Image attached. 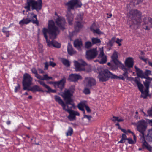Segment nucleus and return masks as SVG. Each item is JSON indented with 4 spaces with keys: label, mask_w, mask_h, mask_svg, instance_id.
<instances>
[{
    "label": "nucleus",
    "mask_w": 152,
    "mask_h": 152,
    "mask_svg": "<svg viewBox=\"0 0 152 152\" xmlns=\"http://www.w3.org/2000/svg\"><path fill=\"white\" fill-rule=\"evenodd\" d=\"M112 120L114 121H117L118 122L122 121L124 120L123 119L120 118L118 117L115 116H113Z\"/></svg>",
    "instance_id": "42"
},
{
    "label": "nucleus",
    "mask_w": 152,
    "mask_h": 152,
    "mask_svg": "<svg viewBox=\"0 0 152 152\" xmlns=\"http://www.w3.org/2000/svg\"><path fill=\"white\" fill-rule=\"evenodd\" d=\"M147 139L149 142H152V128L148 131L147 136Z\"/></svg>",
    "instance_id": "36"
},
{
    "label": "nucleus",
    "mask_w": 152,
    "mask_h": 152,
    "mask_svg": "<svg viewBox=\"0 0 152 152\" xmlns=\"http://www.w3.org/2000/svg\"><path fill=\"white\" fill-rule=\"evenodd\" d=\"M55 22L57 25L60 29L64 30L65 28V20L63 17L58 16L56 19Z\"/></svg>",
    "instance_id": "14"
},
{
    "label": "nucleus",
    "mask_w": 152,
    "mask_h": 152,
    "mask_svg": "<svg viewBox=\"0 0 152 152\" xmlns=\"http://www.w3.org/2000/svg\"><path fill=\"white\" fill-rule=\"evenodd\" d=\"M61 61L63 64L66 66L69 67L70 66V63L69 61L65 59H61Z\"/></svg>",
    "instance_id": "41"
},
{
    "label": "nucleus",
    "mask_w": 152,
    "mask_h": 152,
    "mask_svg": "<svg viewBox=\"0 0 152 152\" xmlns=\"http://www.w3.org/2000/svg\"><path fill=\"white\" fill-rule=\"evenodd\" d=\"M40 83L42 86L47 89V91H46V92L47 93H55L56 92L55 90L52 89L49 86H47L45 83H44L43 82H41Z\"/></svg>",
    "instance_id": "30"
},
{
    "label": "nucleus",
    "mask_w": 152,
    "mask_h": 152,
    "mask_svg": "<svg viewBox=\"0 0 152 152\" xmlns=\"http://www.w3.org/2000/svg\"><path fill=\"white\" fill-rule=\"evenodd\" d=\"M31 71L32 73L34 74L35 75H36L38 74L37 71L35 68H32L31 69Z\"/></svg>",
    "instance_id": "50"
},
{
    "label": "nucleus",
    "mask_w": 152,
    "mask_h": 152,
    "mask_svg": "<svg viewBox=\"0 0 152 152\" xmlns=\"http://www.w3.org/2000/svg\"><path fill=\"white\" fill-rule=\"evenodd\" d=\"M83 16V14H79L77 16V19L80 21H81L82 20Z\"/></svg>",
    "instance_id": "49"
},
{
    "label": "nucleus",
    "mask_w": 152,
    "mask_h": 152,
    "mask_svg": "<svg viewBox=\"0 0 152 152\" xmlns=\"http://www.w3.org/2000/svg\"><path fill=\"white\" fill-rule=\"evenodd\" d=\"M150 24V26H149V27H152V19L150 18V20L149 22Z\"/></svg>",
    "instance_id": "60"
},
{
    "label": "nucleus",
    "mask_w": 152,
    "mask_h": 152,
    "mask_svg": "<svg viewBox=\"0 0 152 152\" xmlns=\"http://www.w3.org/2000/svg\"><path fill=\"white\" fill-rule=\"evenodd\" d=\"M121 42V40H120L119 39L117 38V40L116 41V42L118 44V43H119L120 42Z\"/></svg>",
    "instance_id": "64"
},
{
    "label": "nucleus",
    "mask_w": 152,
    "mask_h": 152,
    "mask_svg": "<svg viewBox=\"0 0 152 152\" xmlns=\"http://www.w3.org/2000/svg\"><path fill=\"white\" fill-rule=\"evenodd\" d=\"M149 80H146L145 82H144V85L146 88L145 89H147V90H148L149 88L150 82Z\"/></svg>",
    "instance_id": "44"
},
{
    "label": "nucleus",
    "mask_w": 152,
    "mask_h": 152,
    "mask_svg": "<svg viewBox=\"0 0 152 152\" xmlns=\"http://www.w3.org/2000/svg\"><path fill=\"white\" fill-rule=\"evenodd\" d=\"M31 7L32 10H35L37 11L40 10L42 7V0H27V2L25 4L24 8L28 12L30 11V7Z\"/></svg>",
    "instance_id": "5"
},
{
    "label": "nucleus",
    "mask_w": 152,
    "mask_h": 152,
    "mask_svg": "<svg viewBox=\"0 0 152 152\" xmlns=\"http://www.w3.org/2000/svg\"><path fill=\"white\" fill-rule=\"evenodd\" d=\"M127 140L128 141V143L130 144H133L135 143V142H134L132 139L131 138H127Z\"/></svg>",
    "instance_id": "48"
},
{
    "label": "nucleus",
    "mask_w": 152,
    "mask_h": 152,
    "mask_svg": "<svg viewBox=\"0 0 152 152\" xmlns=\"http://www.w3.org/2000/svg\"><path fill=\"white\" fill-rule=\"evenodd\" d=\"M55 100L62 107L63 110L65 109L66 107V105L63 102L61 98L57 96H55Z\"/></svg>",
    "instance_id": "25"
},
{
    "label": "nucleus",
    "mask_w": 152,
    "mask_h": 152,
    "mask_svg": "<svg viewBox=\"0 0 152 152\" xmlns=\"http://www.w3.org/2000/svg\"><path fill=\"white\" fill-rule=\"evenodd\" d=\"M82 79V77L79 74H72L69 75L68 80L70 81L76 82Z\"/></svg>",
    "instance_id": "19"
},
{
    "label": "nucleus",
    "mask_w": 152,
    "mask_h": 152,
    "mask_svg": "<svg viewBox=\"0 0 152 152\" xmlns=\"http://www.w3.org/2000/svg\"><path fill=\"white\" fill-rule=\"evenodd\" d=\"M45 64V70H47L48 69V67L49 66V64L48 62H46L44 63Z\"/></svg>",
    "instance_id": "54"
},
{
    "label": "nucleus",
    "mask_w": 152,
    "mask_h": 152,
    "mask_svg": "<svg viewBox=\"0 0 152 152\" xmlns=\"http://www.w3.org/2000/svg\"><path fill=\"white\" fill-rule=\"evenodd\" d=\"M132 135H133V138H134V142H135V143L136 142V137L135 135V134H134V133H132Z\"/></svg>",
    "instance_id": "59"
},
{
    "label": "nucleus",
    "mask_w": 152,
    "mask_h": 152,
    "mask_svg": "<svg viewBox=\"0 0 152 152\" xmlns=\"http://www.w3.org/2000/svg\"><path fill=\"white\" fill-rule=\"evenodd\" d=\"M150 19V18L146 17L143 19V22L144 24L142 25V27L146 30H149L150 29L149 26H150L149 23Z\"/></svg>",
    "instance_id": "20"
},
{
    "label": "nucleus",
    "mask_w": 152,
    "mask_h": 152,
    "mask_svg": "<svg viewBox=\"0 0 152 152\" xmlns=\"http://www.w3.org/2000/svg\"><path fill=\"white\" fill-rule=\"evenodd\" d=\"M141 12L137 10H131L128 15L129 20H131L133 23L138 26L140 25L141 23Z\"/></svg>",
    "instance_id": "6"
},
{
    "label": "nucleus",
    "mask_w": 152,
    "mask_h": 152,
    "mask_svg": "<svg viewBox=\"0 0 152 152\" xmlns=\"http://www.w3.org/2000/svg\"><path fill=\"white\" fill-rule=\"evenodd\" d=\"M136 1H137L136 3L135 2H134V5H137V4H139L140 2L142 1L141 0H140V1H138L137 0Z\"/></svg>",
    "instance_id": "61"
},
{
    "label": "nucleus",
    "mask_w": 152,
    "mask_h": 152,
    "mask_svg": "<svg viewBox=\"0 0 152 152\" xmlns=\"http://www.w3.org/2000/svg\"><path fill=\"white\" fill-rule=\"evenodd\" d=\"M146 124L145 121H141L139 122L137 128V130L142 135L140 138V140L142 143V146L145 147L149 151H152V147L148 145L146 142L144 136V132L146 130Z\"/></svg>",
    "instance_id": "4"
},
{
    "label": "nucleus",
    "mask_w": 152,
    "mask_h": 152,
    "mask_svg": "<svg viewBox=\"0 0 152 152\" xmlns=\"http://www.w3.org/2000/svg\"><path fill=\"white\" fill-rule=\"evenodd\" d=\"M65 111L67 112L69 114L67 118L70 121H73L76 120V116H79V113L77 111L73 110L71 109H64Z\"/></svg>",
    "instance_id": "13"
},
{
    "label": "nucleus",
    "mask_w": 152,
    "mask_h": 152,
    "mask_svg": "<svg viewBox=\"0 0 152 152\" xmlns=\"http://www.w3.org/2000/svg\"><path fill=\"white\" fill-rule=\"evenodd\" d=\"M92 43L93 45L100 43L101 41L98 38L93 37L91 39Z\"/></svg>",
    "instance_id": "37"
},
{
    "label": "nucleus",
    "mask_w": 152,
    "mask_h": 152,
    "mask_svg": "<svg viewBox=\"0 0 152 152\" xmlns=\"http://www.w3.org/2000/svg\"><path fill=\"white\" fill-rule=\"evenodd\" d=\"M115 39V37H113L112 38L111 41H110V44L111 45H112L113 43H114Z\"/></svg>",
    "instance_id": "52"
},
{
    "label": "nucleus",
    "mask_w": 152,
    "mask_h": 152,
    "mask_svg": "<svg viewBox=\"0 0 152 152\" xmlns=\"http://www.w3.org/2000/svg\"><path fill=\"white\" fill-rule=\"evenodd\" d=\"M93 44L90 41H87L85 43V47L86 48L88 49L91 47Z\"/></svg>",
    "instance_id": "43"
},
{
    "label": "nucleus",
    "mask_w": 152,
    "mask_h": 152,
    "mask_svg": "<svg viewBox=\"0 0 152 152\" xmlns=\"http://www.w3.org/2000/svg\"><path fill=\"white\" fill-rule=\"evenodd\" d=\"M39 73L41 74H43L44 73V71L41 69H39Z\"/></svg>",
    "instance_id": "62"
},
{
    "label": "nucleus",
    "mask_w": 152,
    "mask_h": 152,
    "mask_svg": "<svg viewBox=\"0 0 152 152\" xmlns=\"http://www.w3.org/2000/svg\"><path fill=\"white\" fill-rule=\"evenodd\" d=\"M125 67L129 68L132 67L134 64L133 59L131 57H129L126 58L125 62Z\"/></svg>",
    "instance_id": "21"
},
{
    "label": "nucleus",
    "mask_w": 152,
    "mask_h": 152,
    "mask_svg": "<svg viewBox=\"0 0 152 152\" xmlns=\"http://www.w3.org/2000/svg\"><path fill=\"white\" fill-rule=\"evenodd\" d=\"M127 136L126 135L124 134H123L122 135V137L121 140L118 142V143H124L126 140H127Z\"/></svg>",
    "instance_id": "39"
},
{
    "label": "nucleus",
    "mask_w": 152,
    "mask_h": 152,
    "mask_svg": "<svg viewBox=\"0 0 152 152\" xmlns=\"http://www.w3.org/2000/svg\"><path fill=\"white\" fill-rule=\"evenodd\" d=\"M72 95V93L70 90L66 89L63 93L62 96L64 100L66 101V104H71L72 99L71 97Z\"/></svg>",
    "instance_id": "10"
},
{
    "label": "nucleus",
    "mask_w": 152,
    "mask_h": 152,
    "mask_svg": "<svg viewBox=\"0 0 152 152\" xmlns=\"http://www.w3.org/2000/svg\"><path fill=\"white\" fill-rule=\"evenodd\" d=\"M119 129H120L121 130V131H122L124 133L127 134V131L125 130V129H121V128H119Z\"/></svg>",
    "instance_id": "58"
},
{
    "label": "nucleus",
    "mask_w": 152,
    "mask_h": 152,
    "mask_svg": "<svg viewBox=\"0 0 152 152\" xmlns=\"http://www.w3.org/2000/svg\"><path fill=\"white\" fill-rule=\"evenodd\" d=\"M55 100L62 107L63 110L65 109L66 107V105L63 102L61 98L57 96H55Z\"/></svg>",
    "instance_id": "24"
},
{
    "label": "nucleus",
    "mask_w": 152,
    "mask_h": 152,
    "mask_svg": "<svg viewBox=\"0 0 152 152\" xmlns=\"http://www.w3.org/2000/svg\"><path fill=\"white\" fill-rule=\"evenodd\" d=\"M66 4L67 6L68 9V12L66 16L69 24L72 25L73 16L71 14L70 10H74L75 8L80 7L82 4L79 0H71L66 3Z\"/></svg>",
    "instance_id": "3"
},
{
    "label": "nucleus",
    "mask_w": 152,
    "mask_h": 152,
    "mask_svg": "<svg viewBox=\"0 0 152 152\" xmlns=\"http://www.w3.org/2000/svg\"><path fill=\"white\" fill-rule=\"evenodd\" d=\"M33 78L28 74L26 73L23 75V89H28L29 87L31 85Z\"/></svg>",
    "instance_id": "8"
},
{
    "label": "nucleus",
    "mask_w": 152,
    "mask_h": 152,
    "mask_svg": "<svg viewBox=\"0 0 152 152\" xmlns=\"http://www.w3.org/2000/svg\"><path fill=\"white\" fill-rule=\"evenodd\" d=\"M29 15H30V19L28 18H23L19 21V24L21 26L24 24H27L31 22H32L33 23L36 24L37 25H39V22L37 18V15L34 14L33 13H30L29 14Z\"/></svg>",
    "instance_id": "7"
},
{
    "label": "nucleus",
    "mask_w": 152,
    "mask_h": 152,
    "mask_svg": "<svg viewBox=\"0 0 152 152\" xmlns=\"http://www.w3.org/2000/svg\"><path fill=\"white\" fill-rule=\"evenodd\" d=\"M107 65L111 67V69L112 70H114L116 69V66H113V64H112L111 63H108Z\"/></svg>",
    "instance_id": "46"
},
{
    "label": "nucleus",
    "mask_w": 152,
    "mask_h": 152,
    "mask_svg": "<svg viewBox=\"0 0 152 152\" xmlns=\"http://www.w3.org/2000/svg\"><path fill=\"white\" fill-rule=\"evenodd\" d=\"M66 81V79L65 77H64L59 81L55 82L54 87L56 88H59L61 90L64 87Z\"/></svg>",
    "instance_id": "17"
},
{
    "label": "nucleus",
    "mask_w": 152,
    "mask_h": 152,
    "mask_svg": "<svg viewBox=\"0 0 152 152\" xmlns=\"http://www.w3.org/2000/svg\"><path fill=\"white\" fill-rule=\"evenodd\" d=\"M35 76L37 78L39 79V80L37 81V82H38L41 86L42 85L40 83L41 82H43L44 83H45V82L44 81V80H47L50 79H53L52 77L48 76L47 74L43 75V77L39 75L38 74L36 75H35Z\"/></svg>",
    "instance_id": "15"
},
{
    "label": "nucleus",
    "mask_w": 152,
    "mask_h": 152,
    "mask_svg": "<svg viewBox=\"0 0 152 152\" xmlns=\"http://www.w3.org/2000/svg\"><path fill=\"white\" fill-rule=\"evenodd\" d=\"M118 53L115 50L111 56V58L112 61L115 65H119L120 66L121 65V64H122L119 62L118 59Z\"/></svg>",
    "instance_id": "18"
},
{
    "label": "nucleus",
    "mask_w": 152,
    "mask_h": 152,
    "mask_svg": "<svg viewBox=\"0 0 152 152\" xmlns=\"http://www.w3.org/2000/svg\"><path fill=\"white\" fill-rule=\"evenodd\" d=\"M7 28L5 27H3L2 29V32L6 35L7 37H9L10 36V32L7 31Z\"/></svg>",
    "instance_id": "38"
},
{
    "label": "nucleus",
    "mask_w": 152,
    "mask_h": 152,
    "mask_svg": "<svg viewBox=\"0 0 152 152\" xmlns=\"http://www.w3.org/2000/svg\"><path fill=\"white\" fill-rule=\"evenodd\" d=\"M100 53L98 56L99 58H101L100 61H99V63L101 64H104L107 61L106 56L104 55L103 48H100Z\"/></svg>",
    "instance_id": "16"
},
{
    "label": "nucleus",
    "mask_w": 152,
    "mask_h": 152,
    "mask_svg": "<svg viewBox=\"0 0 152 152\" xmlns=\"http://www.w3.org/2000/svg\"><path fill=\"white\" fill-rule=\"evenodd\" d=\"M87 105L84 102H81L79 103L77 106L78 108L82 111L83 113H85L84 108Z\"/></svg>",
    "instance_id": "33"
},
{
    "label": "nucleus",
    "mask_w": 152,
    "mask_h": 152,
    "mask_svg": "<svg viewBox=\"0 0 152 152\" xmlns=\"http://www.w3.org/2000/svg\"><path fill=\"white\" fill-rule=\"evenodd\" d=\"M115 78H113V79H121L123 80H124L125 79V78L124 77V76H117L115 75Z\"/></svg>",
    "instance_id": "47"
},
{
    "label": "nucleus",
    "mask_w": 152,
    "mask_h": 152,
    "mask_svg": "<svg viewBox=\"0 0 152 152\" xmlns=\"http://www.w3.org/2000/svg\"><path fill=\"white\" fill-rule=\"evenodd\" d=\"M84 118H86L89 121L91 120V116H88L86 115H84Z\"/></svg>",
    "instance_id": "56"
},
{
    "label": "nucleus",
    "mask_w": 152,
    "mask_h": 152,
    "mask_svg": "<svg viewBox=\"0 0 152 152\" xmlns=\"http://www.w3.org/2000/svg\"><path fill=\"white\" fill-rule=\"evenodd\" d=\"M82 27L83 25L80 22H77L75 27V31H73L72 33H70V34H75V31H78Z\"/></svg>",
    "instance_id": "28"
},
{
    "label": "nucleus",
    "mask_w": 152,
    "mask_h": 152,
    "mask_svg": "<svg viewBox=\"0 0 152 152\" xmlns=\"http://www.w3.org/2000/svg\"><path fill=\"white\" fill-rule=\"evenodd\" d=\"M67 49L68 53L70 55L74 54L76 53V51L72 49V46L69 43L68 44Z\"/></svg>",
    "instance_id": "32"
},
{
    "label": "nucleus",
    "mask_w": 152,
    "mask_h": 152,
    "mask_svg": "<svg viewBox=\"0 0 152 152\" xmlns=\"http://www.w3.org/2000/svg\"><path fill=\"white\" fill-rule=\"evenodd\" d=\"M83 92L86 94H89L90 93V89L87 88H84Z\"/></svg>",
    "instance_id": "45"
},
{
    "label": "nucleus",
    "mask_w": 152,
    "mask_h": 152,
    "mask_svg": "<svg viewBox=\"0 0 152 152\" xmlns=\"http://www.w3.org/2000/svg\"><path fill=\"white\" fill-rule=\"evenodd\" d=\"M107 17L108 18H110L112 16V15L111 14H107Z\"/></svg>",
    "instance_id": "63"
},
{
    "label": "nucleus",
    "mask_w": 152,
    "mask_h": 152,
    "mask_svg": "<svg viewBox=\"0 0 152 152\" xmlns=\"http://www.w3.org/2000/svg\"><path fill=\"white\" fill-rule=\"evenodd\" d=\"M74 64L76 71H85L86 70L85 66L87 65V64L82 59L79 60L78 61H74Z\"/></svg>",
    "instance_id": "9"
},
{
    "label": "nucleus",
    "mask_w": 152,
    "mask_h": 152,
    "mask_svg": "<svg viewBox=\"0 0 152 152\" xmlns=\"http://www.w3.org/2000/svg\"><path fill=\"white\" fill-rule=\"evenodd\" d=\"M135 68L137 76L141 78H144L145 77L143 75L144 73L142 71L136 66H135Z\"/></svg>",
    "instance_id": "29"
},
{
    "label": "nucleus",
    "mask_w": 152,
    "mask_h": 152,
    "mask_svg": "<svg viewBox=\"0 0 152 152\" xmlns=\"http://www.w3.org/2000/svg\"><path fill=\"white\" fill-rule=\"evenodd\" d=\"M29 90L33 92L43 91L42 89L37 85H35L31 87Z\"/></svg>",
    "instance_id": "27"
},
{
    "label": "nucleus",
    "mask_w": 152,
    "mask_h": 152,
    "mask_svg": "<svg viewBox=\"0 0 152 152\" xmlns=\"http://www.w3.org/2000/svg\"><path fill=\"white\" fill-rule=\"evenodd\" d=\"M49 65L52 66L54 67L56 66V64L53 62L50 61L49 62Z\"/></svg>",
    "instance_id": "55"
},
{
    "label": "nucleus",
    "mask_w": 152,
    "mask_h": 152,
    "mask_svg": "<svg viewBox=\"0 0 152 152\" xmlns=\"http://www.w3.org/2000/svg\"><path fill=\"white\" fill-rule=\"evenodd\" d=\"M95 26V25L94 24H92V26L90 28L91 30L94 33H96L98 34H101V32L99 29H97L96 30L94 29V28Z\"/></svg>",
    "instance_id": "35"
},
{
    "label": "nucleus",
    "mask_w": 152,
    "mask_h": 152,
    "mask_svg": "<svg viewBox=\"0 0 152 152\" xmlns=\"http://www.w3.org/2000/svg\"><path fill=\"white\" fill-rule=\"evenodd\" d=\"M73 132V130L72 128L70 127H69L67 132L66 133V136H71Z\"/></svg>",
    "instance_id": "40"
},
{
    "label": "nucleus",
    "mask_w": 152,
    "mask_h": 152,
    "mask_svg": "<svg viewBox=\"0 0 152 152\" xmlns=\"http://www.w3.org/2000/svg\"><path fill=\"white\" fill-rule=\"evenodd\" d=\"M151 74V71L149 70H146L145 72L144 73L143 75L145 77L143 78L146 79V80H150L151 78L148 76Z\"/></svg>",
    "instance_id": "34"
},
{
    "label": "nucleus",
    "mask_w": 152,
    "mask_h": 152,
    "mask_svg": "<svg viewBox=\"0 0 152 152\" xmlns=\"http://www.w3.org/2000/svg\"><path fill=\"white\" fill-rule=\"evenodd\" d=\"M143 86L142 85V87H139L138 88L139 90L142 93V94L141 95V96L144 99H145L147 97L148 95V91L147 89H145L144 91L143 89Z\"/></svg>",
    "instance_id": "23"
},
{
    "label": "nucleus",
    "mask_w": 152,
    "mask_h": 152,
    "mask_svg": "<svg viewBox=\"0 0 152 152\" xmlns=\"http://www.w3.org/2000/svg\"><path fill=\"white\" fill-rule=\"evenodd\" d=\"M98 54L96 48H93L87 51L86 52V57L88 60L95 58Z\"/></svg>",
    "instance_id": "12"
},
{
    "label": "nucleus",
    "mask_w": 152,
    "mask_h": 152,
    "mask_svg": "<svg viewBox=\"0 0 152 152\" xmlns=\"http://www.w3.org/2000/svg\"><path fill=\"white\" fill-rule=\"evenodd\" d=\"M85 108L88 112H91V110L88 106L87 105Z\"/></svg>",
    "instance_id": "57"
},
{
    "label": "nucleus",
    "mask_w": 152,
    "mask_h": 152,
    "mask_svg": "<svg viewBox=\"0 0 152 152\" xmlns=\"http://www.w3.org/2000/svg\"><path fill=\"white\" fill-rule=\"evenodd\" d=\"M147 113L149 116L152 117V107L148 111Z\"/></svg>",
    "instance_id": "51"
},
{
    "label": "nucleus",
    "mask_w": 152,
    "mask_h": 152,
    "mask_svg": "<svg viewBox=\"0 0 152 152\" xmlns=\"http://www.w3.org/2000/svg\"><path fill=\"white\" fill-rule=\"evenodd\" d=\"M128 80L131 81L133 84L136 83L137 85L138 88L139 87L141 88L142 87V84H141L140 81L137 79V77L134 78L132 77H129Z\"/></svg>",
    "instance_id": "22"
},
{
    "label": "nucleus",
    "mask_w": 152,
    "mask_h": 152,
    "mask_svg": "<svg viewBox=\"0 0 152 152\" xmlns=\"http://www.w3.org/2000/svg\"><path fill=\"white\" fill-rule=\"evenodd\" d=\"M94 72L99 74L97 78L100 82H104L108 80L110 78H115V75L111 73L109 70L107 69H104L103 67L101 66H99L94 69Z\"/></svg>",
    "instance_id": "2"
},
{
    "label": "nucleus",
    "mask_w": 152,
    "mask_h": 152,
    "mask_svg": "<svg viewBox=\"0 0 152 152\" xmlns=\"http://www.w3.org/2000/svg\"><path fill=\"white\" fill-rule=\"evenodd\" d=\"M42 32L44 37L45 38L47 45L48 46H53L57 48H60L61 45L59 43L54 40L50 41L48 39V37L47 35V33L49 35L50 38L52 39L56 38L57 35L59 33L58 28L56 26L53 21L50 20L49 21L48 28H43Z\"/></svg>",
    "instance_id": "1"
},
{
    "label": "nucleus",
    "mask_w": 152,
    "mask_h": 152,
    "mask_svg": "<svg viewBox=\"0 0 152 152\" xmlns=\"http://www.w3.org/2000/svg\"><path fill=\"white\" fill-rule=\"evenodd\" d=\"M120 68L124 72L123 74L124 77L125 79L128 80L129 77L128 76V69L123 64H121V65L120 66Z\"/></svg>",
    "instance_id": "26"
},
{
    "label": "nucleus",
    "mask_w": 152,
    "mask_h": 152,
    "mask_svg": "<svg viewBox=\"0 0 152 152\" xmlns=\"http://www.w3.org/2000/svg\"><path fill=\"white\" fill-rule=\"evenodd\" d=\"M20 88V86L19 84H17V86L15 87V92H16L18 90H19Z\"/></svg>",
    "instance_id": "53"
},
{
    "label": "nucleus",
    "mask_w": 152,
    "mask_h": 152,
    "mask_svg": "<svg viewBox=\"0 0 152 152\" xmlns=\"http://www.w3.org/2000/svg\"><path fill=\"white\" fill-rule=\"evenodd\" d=\"M74 45L78 49H80L82 45L81 41L78 39L76 40L74 42Z\"/></svg>",
    "instance_id": "31"
},
{
    "label": "nucleus",
    "mask_w": 152,
    "mask_h": 152,
    "mask_svg": "<svg viewBox=\"0 0 152 152\" xmlns=\"http://www.w3.org/2000/svg\"><path fill=\"white\" fill-rule=\"evenodd\" d=\"M84 83L85 86L86 87L91 88L92 87L96 86V81L94 78L88 77L85 78Z\"/></svg>",
    "instance_id": "11"
}]
</instances>
